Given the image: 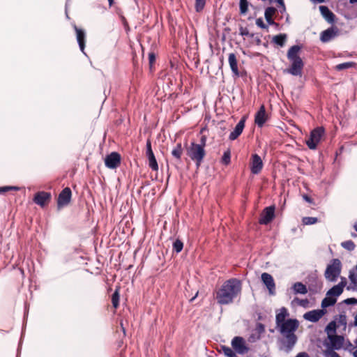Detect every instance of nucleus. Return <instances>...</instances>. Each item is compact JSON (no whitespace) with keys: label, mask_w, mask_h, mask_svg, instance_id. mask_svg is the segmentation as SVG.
Wrapping results in <instances>:
<instances>
[{"label":"nucleus","mask_w":357,"mask_h":357,"mask_svg":"<svg viewBox=\"0 0 357 357\" xmlns=\"http://www.w3.org/2000/svg\"><path fill=\"white\" fill-rule=\"evenodd\" d=\"M288 316V310L283 307L275 317L276 329L282 336L281 343L287 353L292 350L297 342L298 338L295 332L299 326V321L296 319H286Z\"/></svg>","instance_id":"1"},{"label":"nucleus","mask_w":357,"mask_h":357,"mask_svg":"<svg viewBox=\"0 0 357 357\" xmlns=\"http://www.w3.org/2000/svg\"><path fill=\"white\" fill-rule=\"evenodd\" d=\"M241 290V284L238 280L236 278L228 280L218 291L216 299L221 305L229 304L237 296Z\"/></svg>","instance_id":"2"},{"label":"nucleus","mask_w":357,"mask_h":357,"mask_svg":"<svg viewBox=\"0 0 357 357\" xmlns=\"http://www.w3.org/2000/svg\"><path fill=\"white\" fill-rule=\"evenodd\" d=\"M301 47L298 45L291 46L287 52V58L291 62L289 68L284 70L285 73L294 76H301L304 63L302 59L298 56Z\"/></svg>","instance_id":"3"},{"label":"nucleus","mask_w":357,"mask_h":357,"mask_svg":"<svg viewBox=\"0 0 357 357\" xmlns=\"http://www.w3.org/2000/svg\"><path fill=\"white\" fill-rule=\"evenodd\" d=\"M187 155L195 162L197 168L201 165L205 155V149L195 142H191L190 146L187 149Z\"/></svg>","instance_id":"4"},{"label":"nucleus","mask_w":357,"mask_h":357,"mask_svg":"<svg viewBox=\"0 0 357 357\" xmlns=\"http://www.w3.org/2000/svg\"><path fill=\"white\" fill-rule=\"evenodd\" d=\"M342 264L340 259H333L328 264L324 273L326 279L330 282H335L341 273Z\"/></svg>","instance_id":"5"},{"label":"nucleus","mask_w":357,"mask_h":357,"mask_svg":"<svg viewBox=\"0 0 357 357\" xmlns=\"http://www.w3.org/2000/svg\"><path fill=\"white\" fill-rule=\"evenodd\" d=\"M324 132L325 130L323 127H317L313 129L310 132L308 139L305 141L307 147L311 150L316 149L318 144L321 142Z\"/></svg>","instance_id":"6"},{"label":"nucleus","mask_w":357,"mask_h":357,"mask_svg":"<svg viewBox=\"0 0 357 357\" xmlns=\"http://www.w3.org/2000/svg\"><path fill=\"white\" fill-rule=\"evenodd\" d=\"M344 337L342 335H328L324 344L327 349L340 350L344 345Z\"/></svg>","instance_id":"7"},{"label":"nucleus","mask_w":357,"mask_h":357,"mask_svg":"<svg viewBox=\"0 0 357 357\" xmlns=\"http://www.w3.org/2000/svg\"><path fill=\"white\" fill-rule=\"evenodd\" d=\"M232 348L239 354H245L248 351L245 340L242 337H234L231 341Z\"/></svg>","instance_id":"8"},{"label":"nucleus","mask_w":357,"mask_h":357,"mask_svg":"<svg viewBox=\"0 0 357 357\" xmlns=\"http://www.w3.org/2000/svg\"><path fill=\"white\" fill-rule=\"evenodd\" d=\"M275 218V206H270L268 207H266L261 214V217L259 220V222L261 225H268L270 223L273 218Z\"/></svg>","instance_id":"9"},{"label":"nucleus","mask_w":357,"mask_h":357,"mask_svg":"<svg viewBox=\"0 0 357 357\" xmlns=\"http://www.w3.org/2000/svg\"><path fill=\"white\" fill-rule=\"evenodd\" d=\"M121 163V155L117 152H112L105 158V165L109 169H116Z\"/></svg>","instance_id":"10"},{"label":"nucleus","mask_w":357,"mask_h":357,"mask_svg":"<svg viewBox=\"0 0 357 357\" xmlns=\"http://www.w3.org/2000/svg\"><path fill=\"white\" fill-rule=\"evenodd\" d=\"M72 192L71 190L66 187L59 195L57 199V206L59 208H62L67 206L71 200Z\"/></svg>","instance_id":"11"},{"label":"nucleus","mask_w":357,"mask_h":357,"mask_svg":"<svg viewBox=\"0 0 357 357\" xmlns=\"http://www.w3.org/2000/svg\"><path fill=\"white\" fill-rule=\"evenodd\" d=\"M146 156L148 158L149 160V166L153 171H158V165L157 162V160L155 159V157L154 155V153L153 152L152 148H151V141L149 139L146 142Z\"/></svg>","instance_id":"12"},{"label":"nucleus","mask_w":357,"mask_h":357,"mask_svg":"<svg viewBox=\"0 0 357 357\" xmlns=\"http://www.w3.org/2000/svg\"><path fill=\"white\" fill-rule=\"evenodd\" d=\"M51 199V194L45 191H40L35 194L33 202L41 207L45 206Z\"/></svg>","instance_id":"13"},{"label":"nucleus","mask_w":357,"mask_h":357,"mask_svg":"<svg viewBox=\"0 0 357 357\" xmlns=\"http://www.w3.org/2000/svg\"><path fill=\"white\" fill-rule=\"evenodd\" d=\"M263 162L259 155L253 154L250 161V170L253 174H258L262 169Z\"/></svg>","instance_id":"14"},{"label":"nucleus","mask_w":357,"mask_h":357,"mask_svg":"<svg viewBox=\"0 0 357 357\" xmlns=\"http://www.w3.org/2000/svg\"><path fill=\"white\" fill-rule=\"evenodd\" d=\"M261 280L268 289L271 295L275 294V284L272 275L268 273H263L261 274Z\"/></svg>","instance_id":"15"},{"label":"nucleus","mask_w":357,"mask_h":357,"mask_svg":"<svg viewBox=\"0 0 357 357\" xmlns=\"http://www.w3.org/2000/svg\"><path fill=\"white\" fill-rule=\"evenodd\" d=\"M268 120V115L266 112L265 106L261 105L259 111L256 113L255 116V122L258 127L261 128Z\"/></svg>","instance_id":"16"},{"label":"nucleus","mask_w":357,"mask_h":357,"mask_svg":"<svg viewBox=\"0 0 357 357\" xmlns=\"http://www.w3.org/2000/svg\"><path fill=\"white\" fill-rule=\"evenodd\" d=\"M73 27L76 32V38L79 49L84 54H86L84 52L86 33L83 29L78 28L75 24H74Z\"/></svg>","instance_id":"17"},{"label":"nucleus","mask_w":357,"mask_h":357,"mask_svg":"<svg viewBox=\"0 0 357 357\" xmlns=\"http://www.w3.org/2000/svg\"><path fill=\"white\" fill-rule=\"evenodd\" d=\"M324 313L323 310H314L304 314L303 317L309 321L317 322L324 316Z\"/></svg>","instance_id":"18"},{"label":"nucleus","mask_w":357,"mask_h":357,"mask_svg":"<svg viewBox=\"0 0 357 357\" xmlns=\"http://www.w3.org/2000/svg\"><path fill=\"white\" fill-rule=\"evenodd\" d=\"M338 29L336 27H331L321 33L320 40L323 43H327L333 39L337 35Z\"/></svg>","instance_id":"19"},{"label":"nucleus","mask_w":357,"mask_h":357,"mask_svg":"<svg viewBox=\"0 0 357 357\" xmlns=\"http://www.w3.org/2000/svg\"><path fill=\"white\" fill-rule=\"evenodd\" d=\"M245 118H242L238 123L236 124V127L234 128V130L231 132L229 136V139L230 140H235L237 139L240 135L242 133L244 127H245Z\"/></svg>","instance_id":"20"},{"label":"nucleus","mask_w":357,"mask_h":357,"mask_svg":"<svg viewBox=\"0 0 357 357\" xmlns=\"http://www.w3.org/2000/svg\"><path fill=\"white\" fill-rule=\"evenodd\" d=\"M228 61L230 66V68L233 73V74L238 77L239 71L238 68V62L236 54L234 53H230L228 56Z\"/></svg>","instance_id":"21"},{"label":"nucleus","mask_w":357,"mask_h":357,"mask_svg":"<svg viewBox=\"0 0 357 357\" xmlns=\"http://www.w3.org/2000/svg\"><path fill=\"white\" fill-rule=\"evenodd\" d=\"M323 287V283L317 278H312L311 282L308 285L307 291L309 290L312 294H317L321 291Z\"/></svg>","instance_id":"22"},{"label":"nucleus","mask_w":357,"mask_h":357,"mask_svg":"<svg viewBox=\"0 0 357 357\" xmlns=\"http://www.w3.org/2000/svg\"><path fill=\"white\" fill-rule=\"evenodd\" d=\"M319 10L325 18V20L329 23H333L335 21V15L331 12L329 8L326 6H319Z\"/></svg>","instance_id":"23"},{"label":"nucleus","mask_w":357,"mask_h":357,"mask_svg":"<svg viewBox=\"0 0 357 357\" xmlns=\"http://www.w3.org/2000/svg\"><path fill=\"white\" fill-rule=\"evenodd\" d=\"M276 9L274 7H268L265 10L264 17L267 22V23L270 25L275 24V22L273 20V16L275 14Z\"/></svg>","instance_id":"24"},{"label":"nucleus","mask_w":357,"mask_h":357,"mask_svg":"<svg viewBox=\"0 0 357 357\" xmlns=\"http://www.w3.org/2000/svg\"><path fill=\"white\" fill-rule=\"evenodd\" d=\"M292 289L295 294H305L307 292V288L302 282H295L292 286Z\"/></svg>","instance_id":"25"},{"label":"nucleus","mask_w":357,"mask_h":357,"mask_svg":"<svg viewBox=\"0 0 357 357\" xmlns=\"http://www.w3.org/2000/svg\"><path fill=\"white\" fill-rule=\"evenodd\" d=\"M343 290L342 285H335L327 291L326 296H331L336 298L340 296Z\"/></svg>","instance_id":"26"},{"label":"nucleus","mask_w":357,"mask_h":357,"mask_svg":"<svg viewBox=\"0 0 357 357\" xmlns=\"http://www.w3.org/2000/svg\"><path fill=\"white\" fill-rule=\"evenodd\" d=\"M337 298L331 296H326L321 301V307L326 308L335 304Z\"/></svg>","instance_id":"27"},{"label":"nucleus","mask_w":357,"mask_h":357,"mask_svg":"<svg viewBox=\"0 0 357 357\" xmlns=\"http://www.w3.org/2000/svg\"><path fill=\"white\" fill-rule=\"evenodd\" d=\"M182 154H183V148H182L181 144L178 143L172 149V155L177 161H180Z\"/></svg>","instance_id":"28"},{"label":"nucleus","mask_w":357,"mask_h":357,"mask_svg":"<svg viewBox=\"0 0 357 357\" xmlns=\"http://www.w3.org/2000/svg\"><path fill=\"white\" fill-rule=\"evenodd\" d=\"M287 40V35L280 33L273 38V42L280 47H283Z\"/></svg>","instance_id":"29"},{"label":"nucleus","mask_w":357,"mask_h":357,"mask_svg":"<svg viewBox=\"0 0 357 357\" xmlns=\"http://www.w3.org/2000/svg\"><path fill=\"white\" fill-rule=\"evenodd\" d=\"M336 328H337V325H336V323L335 321H331L330 322L326 328V331L327 333V335H335V331H336Z\"/></svg>","instance_id":"30"},{"label":"nucleus","mask_w":357,"mask_h":357,"mask_svg":"<svg viewBox=\"0 0 357 357\" xmlns=\"http://www.w3.org/2000/svg\"><path fill=\"white\" fill-rule=\"evenodd\" d=\"M349 278L352 285L351 288L354 289L355 287L357 286V273L354 270L350 271L349 274Z\"/></svg>","instance_id":"31"},{"label":"nucleus","mask_w":357,"mask_h":357,"mask_svg":"<svg viewBox=\"0 0 357 357\" xmlns=\"http://www.w3.org/2000/svg\"><path fill=\"white\" fill-rule=\"evenodd\" d=\"M112 303L114 308H117L119 305V294L118 289H116L112 296Z\"/></svg>","instance_id":"32"},{"label":"nucleus","mask_w":357,"mask_h":357,"mask_svg":"<svg viewBox=\"0 0 357 357\" xmlns=\"http://www.w3.org/2000/svg\"><path fill=\"white\" fill-rule=\"evenodd\" d=\"M318 222V219L314 217H304L302 219V222L305 225H314Z\"/></svg>","instance_id":"33"},{"label":"nucleus","mask_w":357,"mask_h":357,"mask_svg":"<svg viewBox=\"0 0 357 357\" xmlns=\"http://www.w3.org/2000/svg\"><path fill=\"white\" fill-rule=\"evenodd\" d=\"M341 245L346 250H349V251H351V250H354V248H355V244L354 243L351 241V240H349V241H344L341 243Z\"/></svg>","instance_id":"34"},{"label":"nucleus","mask_w":357,"mask_h":357,"mask_svg":"<svg viewBox=\"0 0 357 357\" xmlns=\"http://www.w3.org/2000/svg\"><path fill=\"white\" fill-rule=\"evenodd\" d=\"M183 243L181 241L178 240V239H176L174 243H173V250L178 253L180 252L182 250H183Z\"/></svg>","instance_id":"35"},{"label":"nucleus","mask_w":357,"mask_h":357,"mask_svg":"<svg viewBox=\"0 0 357 357\" xmlns=\"http://www.w3.org/2000/svg\"><path fill=\"white\" fill-rule=\"evenodd\" d=\"M240 12L241 14H245L248 8V1L247 0H240Z\"/></svg>","instance_id":"36"},{"label":"nucleus","mask_w":357,"mask_h":357,"mask_svg":"<svg viewBox=\"0 0 357 357\" xmlns=\"http://www.w3.org/2000/svg\"><path fill=\"white\" fill-rule=\"evenodd\" d=\"M354 63L353 62H345L340 63L335 66V69L337 70H342L353 67Z\"/></svg>","instance_id":"37"},{"label":"nucleus","mask_w":357,"mask_h":357,"mask_svg":"<svg viewBox=\"0 0 357 357\" xmlns=\"http://www.w3.org/2000/svg\"><path fill=\"white\" fill-rule=\"evenodd\" d=\"M231 160V153L230 151L227 150L224 152L223 155L222 157V162L225 165H229Z\"/></svg>","instance_id":"38"},{"label":"nucleus","mask_w":357,"mask_h":357,"mask_svg":"<svg viewBox=\"0 0 357 357\" xmlns=\"http://www.w3.org/2000/svg\"><path fill=\"white\" fill-rule=\"evenodd\" d=\"M324 357H340V356L335 351V350L326 349L323 351Z\"/></svg>","instance_id":"39"},{"label":"nucleus","mask_w":357,"mask_h":357,"mask_svg":"<svg viewBox=\"0 0 357 357\" xmlns=\"http://www.w3.org/2000/svg\"><path fill=\"white\" fill-rule=\"evenodd\" d=\"M206 0H195V10L197 12L202 11L205 6Z\"/></svg>","instance_id":"40"},{"label":"nucleus","mask_w":357,"mask_h":357,"mask_svg":"<svg viewBox=\"0 0 357 357\" xmlns=\"http://www.w3.org/2000/svg\"><path fill=\"white\" fill-rule=\"evenodd\" d=\"M224 354L227 357H236V355L234 352V351L227 347H223L222 348Z\"/></svg>","instance_id":"41"},{"label":"nucleus","mask_w":357,"mask_h":357,"mask_svg":"<svg viewBox=\"0 0 357 357\" xmlns=\"http://www.w3.org/2000/svg\"><path fill=\"white\" fill-rule=\"evenodd\" d=\"M294 301H296L299 305L305 307L306 305L308 303V301L307 299H299L298 298H296L294 299Z\"/></svg>","instance_id":"42"},{"label":"nucleus","mask_w":357,"mask_h":357,"mask_svg":"<svg viewBox=\"0 0 357 357\" xmlns=\"http://www.w3.org/2000/svg\"><path fill=\"white\" fill-rule=\"evenodd\" d=\"M256 24L261 29H267V26L264 24L261 18H257L256 20Z\"/></svg>","instance_id":"43"},{"label":"nucleus","mask_w":357,"mask_h":357,"mask_svg":"<svg viewBox=\"0 0 357 357\" xmlns=\"http://www.w3.org/2000/svg\"><path fill=\"white\" fill-rule=\"evenodd\" d=\"M239 34L242 36H248L250 35V32L247 28L240 27L239 29Z\"/></svg>","instance_id":"44"},{"label":"nucleus","mask_w":357,"mask_h":357,"mask_svg":"<svg viewBox=\"0 0 357 357\" xmlns=\"http://www.w3.org/2000/svg\"><path fill=\"white\" fill-rule=\"evenodd\" d=\"M344 303L348 305L357 304V299L355 298H347L344 301Z\"/></svg>","instance_id":"45"},{"label":"nucleus","mask_w":357,"mask_h":357,"mask_svg":"<svg viewBox=\"0 0 357 357\" xmlns=\"http://www.w3.org/2000/svg\"><path fill=\"white\" fill-rule=\"evenodd\" d=\"M256 330L259 333H264L265 331L264 326L261 323H257L256 326Z\"/></svg>","instance_id":"46"},{"label":"nucleus","mask_w":357,"mask_h":357,"mask_svg":"<svg viewBox=\"0 0 357 357\" xmlns=\"http://www.w3.org/2000/svg\"><path fill=\"white\" fill-rule=\"evenodd\" d=\"M206 137L205 135H202L200 138V144H198V145L202 146L204 149L206 146Z\"/></svg>","instance_id":"47"},{"label":"nucleus","mask_w":357,"mask_h":357,"mask_svg":"<svg viewBox=\"0 0 357 357\" xmlns=\"http://www.w3.org/2000/svg\"><path fill=\"white\" fill-rule=\"evenodd\" d=\"M149 63L151 66L155 60V54L153 52L149 54Z\"/></svg>","instance_id":"48"},{"label":"nucleus","mask_w":357,"mask_h":357,"mask_svg":"<svg viewBox=\"0 0 357 357\" xmlns=\"http://www.w3.org/2000/svg\"><path fill=\"white\" fill-rule=\"evenodd\" d=\"M276 1L281 6L280 12L281 13L285 12L286 8H285V6L284 3V1L283 0H276Z\"/></svg>","instance_id":"49"},{"label":"nucleus","mask_w":357,"mask_h":357,"mask_svg":"<svg viewBox=\"0 0 357 357\" xmlns=\"http://www.w3.org/2000/svg\"><path fill=\"white\" fill-rule=\"evenodd\" d=\"M12 187L10 186H5V187H1L0 188V194L3 192H8V190H10L12 189Z\"/></svg>","instance_id":"50"},{"label":"nucleus","mask_w":357,"mask_h":357,"mask_svg":"<svg viewBox=\"0 0 357 357\" xmlns=\"http://www.w3.org/2000/svg\"><path fill=\"white\" fill-rule=\"evenodd\" d=\"M256 45H260L261 43V40L260 38V37L258 36V35H256L254 38H253Z\"/></svg>","instance_id":"51"},{"label":"nucleus","mask_w":357,"mask_h":357,"mask_svg":"<svg viewBox=\"0 0 357 357\" xmlns=\"http://www.w3.org/2000/svg\"><path fill=\"white\" fill-rule=\"evenodd\" d=\"M295 357H310V355L305 351L300 352L297 354V355Z\"/></svg>","instance_id":"52"},{"label":"nucleus","mask_w":357,"mask_h":357,"mask_svg":"<svg viewBox=\"0 0 357 357\" xmlns=\"http://www.w3.org/2000/svg\"><path fill=\"white\" fill-rule=\"evenodd\" d=\"M347 284V281L345 278H342L341 282L338 283L337 285H342V290H344V287Z\"/></svg>","instance_id":"53"},{"label":"nucleus","mask_w":357,"mask_h":357,"mask_svg":"<svg viewBox=\"0 0 357 357\" xmlns=\"http://www.w3.org/2000/svg\"><path fill=\"white\" fill-rule=\"evenodd\" d=\"M340 321L344 324V325H346L347 322H346V316L344 315H340Z\"/></svg>","instance_id":"54"},{"label":"nucleus","mask_w":357,"mask_h":357,"mask_svg":"<svg viewBox=\"0 0 357 357\" xmlns=\"http://www.w3.org/2000/svg\"><path fill=\"white\" fill-rule=\"evenodd\" d=\"M303 199L305 201H306L308 203H312V199L309 196H307V195H304L303 196Z\"/></svg>","instance_id":"55"},{"label":"nucleus","mask_w":357,"mask_h":357,"mask_svg":"<svg viewBox=\"0 0 357 357\" xmlns=\"http://www.w3.org/2000/svg\"><path fill=\"white\" fill-rule=\"evenodd\" d=\"M354 325L357 326V312L354 317Z\"/></svg>","instance_id":"56"},{"label":"nucleus","mask_w":357,"mask_h":357,"mask_svg":"<svg viewBox=\"0 0 357 357\" xmlns=\"http://www.w3.org/2000/svg\"><path fill=\"white\" fill-rule=\"evenodd\" d=\"M312 1L317 2V3H322L324 1V0H312Z\"/></svg>","instance_id":"57"},{"label":"nucleus","mask_w":357,"mask_h":357,"mask_svg":"<svg viewBox=\"0 0 357 357\" xmlns=\"http://www.w3.org/2000/svg\"><path fill=\"white\" fill-rule=\"evenodd\" d=\"M108 1H109V6H112L114 3V0H108Z\"/></svg>","instance_id":"58"},{"label":"nucleus","mask_w":357,"mask_h":357,"mask_svg":"<svg viewBox=\"0 0 357 357\" xmlns=\"http://www.w3.org/2000/svg\"><path fill=\"white\" fill-rule=\"evenodd\" d=\"M255 36H256V34H255V33H250V35H248V36H249V37H250V38H253Z\"/></svg>","instance_id":"59"},{"label":"nucleus","mask_w":357,"mask_h":357,"mask_svg":"<svg viewBox=\"0 0 357 357\" xmlns=\"http://www.w3.org/2000/svg\"><path fill=\"white\" fill-rule=\"evenodd\" d=\"M121 326L122 328V331H123V333H126V330H125L124 327L123 326V323L122 322L121 323Z\"/></svg>","instance_id":"60"},{"label":"nucleus","mask_w":357,"mask_h":357,"mask_svg":"<svg viewBox=\"0 0 357 357\" xmlns=\"http://www.w3.org/2000/svg\"><path fill=\"white\" fill-rule=\"evenodd\" d=\"M353 356L354 357H357V349L354 351Z\"/></svg>","instance_id":"61"},{"label":"nucleus","mask_w":357,"mask_h":357,"mask_svg":"<svg viewBox=\"0 0 357 357\" xmlns=\"http://www.w3.org/2000/svg\"><path fill=\"white\" fill-rule=\"evenodd\" d=\"M349 2L351 3H357V0H349Z\"/></svg>","instance_id":"62"},{"label":"nucleus","mask_w":357,"mask_h":357,"mask_svg":"<svg viewBox=\"0 0 357 357\" xmlns=\"http://www.w3.org/2000/svg\"><path fill=\"white\" fill-rule=\"evenodd\" d=\"M355 230L357 231V222L354 224V226Z\"/></svg>","instance_id":"63"},{"label":"nucleus","mask_w":357,"mask_h":357,"mask_svg":"<svg viewBox=\"0 0 357 357\" xmlns=\"http://www.w3.org/2000/svg\"><path fill=\"white\" fill-rule=\"evenodd\" d=\"M11 187L13 188L11 190H17L19 189L17 187H15V186H11Z\"/></svg>","instance_id":"64"}]
</instances>
